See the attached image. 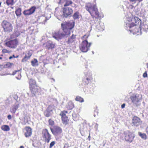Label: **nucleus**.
Here are the masks:
<instances>
[{
    "mask_svg": "<svg viewBox=\"0 0 148 148\" xmlns=\"http://www.w3.org/2000/svg\"><path fill=\"white\" fill-rule=\"evenodd\" d=\"M63 32L58 31L54 32L52 34L53 38L59 41L64 38H66L70 34V30L74 27V23L72 22H64L61 24Z\"/></svg>",
    "mask_w": 148,
    "mask_h": 148,
    "instance_id": "nucleus-1",
    "label": "nucleus"
},
{
    "mask_svg": "<svg viewBox=\"0 0 148 148\" xmlns=\"http://www.w3.org/2000/svg\"><path fill=\"white\" fill-rule=\"evenodd\" d=\"M141 24V21L136 18H131L127 17V20L125 22L126 29L130 32H133L134 34H137V35H141V29L140 27L139 24Z\"/></svg>",
    "mask_w": 148,
    "mask_h": 148,
    "instance_id": "nucleus-2",
    "label": "nucleus"
},
{
    "mask_svg": "<svg viewBox=\"0 0 148 148\" xmlns=\"http://www.w3.org/2000/svg\"><path fill=\"white\" fill-rule=\"evenodd\" d=\"M86 9L93 18L94 17L97 18L99 17V13L95 5L90 3H88L86 6Z\"/></svg>",
    "mask_w": 148,
    "mask_h": 148,
    "instance_id": "nucleus-3",
    "label": "nucleus"
},
{
    "mask_svg": "<svg viewBox=\"0 0 148 148\" xmlns=\"http://www.w3.org/2000/svg\"><path fill=\"white\" fill-rule=\"evenodd\" d=\"M91 44V43H88L86 40H83L79 45L80 49L82 52H86L89 49Z\"/></svg>",
    "mask_w": 148,
    "mask_h": 148,
    "instance_id": "nucleus-4",
    "label": "nucleus"
},
{
    "mask_svg": "<svg viewBox=\"0 0 148 148\" xmlns=\"http://www.w3.org/2000/svg\"><path fill=\"white\" fill-rule=\"evenodd\" d=\"M142 96L141 95L136 94H134L130 97V99L132 103L134 105L136 106L138 105V103L142 99Z\"/></svg>",
    "mask_w": 148,
    "mask_h": 148,
    "instance_id": "nucleus-5",
    "label": "nucleus"
},
{
    "mask_svg": "<svg viewBox=\"0 0 148 148\" xmlns=\"http://www.w3.org/2000/svg\"><path fill=\"white\" fill-rule=\"evenodd\" d=\"M2 26L5 32H10L12 31V27L11 24L9 22L4 21L2 23Z\"/></svg>",
    "mask_w": 148,
    "mask_h": 148,
    "instance_id": "nucleus-6",
    "label": "nucleus"
},
{
    "mask_svg": "<svg viewBox=\"0 0 148 148\" xmlns=\"http://www.w3.org/2000/svg\"><path fill=\"white\" fill-rule=\"evenodd\" d=\"M18 44V40L16 39H15L6 42L5 45L10 48L14 49L16 47Z\"/></svg>",
    "mask_w": 148,
    "mask_h": 148,
    "instance_id": "nucleus-7",
    "label": "nucleus"
},
{
    "mask_svg": "<svg viewBox=\"0 0 148 148\" xmlns=\"http://www.w3.org/2000/svg\"><path fill=\"white\" fill-rule=\"evenodd\" d=\"M73 12V10L71 8L65 7L63 8V15L65 17L72 14Z\"/></svg>",
    "mask_w": 148,
    "mask_h": 148,
    "instance_id": "nucleus-8",
    "label": "nucleus"
},
{
    "mask_svg": "<svg viewBox=\"0 0 148 148\" xmlns=\"http://www.w3.org/2000/svg\"><path fill=\"white\" fill-rule=\"evenodd\" d=\"M42 134L45 142L49 143L51 139V136L48 130L47 129L43 130Z\"/></svg>",
    "mask_w": 148,
    "mask_h": 148,
    "instance_id": "nucleus-9",
    "label": "nucleus"
},
{
    "mask_svg": "<svg viewBox=\"0 0 148 148\" xmlns=\"http://www.w3.org/2000/svg\"><path fill=\"white\" fill-rule=\"evenodd\" d=\"M125 139L126 141L131 142L132 141L134 136L133 134L129 131L125 132Z\"/></svg>",
    "mask_w": 148,
    "mask_h": 148,
    "instance_id": "nucleus-10",
    "label": "nucleus"
},
{
    "mask_svg": "<svg viewBox=\"0 0 148 148\" xmlns=\"http://www.w3.org/2000/svg\"><path fill=\"white\" fill-rule=\"evenodd\" d=\"M29 83L30 87L32 88V92L33 93L34 95H35V94H36L37 92V90L36 88H35V87H36L35 85L36 82L34 80L32 79H31L29 81Z\"/></svg>",
    "mask_w": 148,
    "mask_h": 148,
    "instance_id": "nucleus-11",
    "label": "nucleus"
},
{
    "mask_svg": "<svg viewBox=\"0 0 148 148\" xmlns=\"http://www.w3.org/2000/svg\"><path fill=\"white\" fill-rule=\"evenodd\" d=\"M24 135L26 137L30 136L32 134L31 128L29 127H26L23 130Z\"/></svg>",
    "mask_w": 148,
    "mask_h": 148,
    "instance_id": "nucleus-12",
    "label": "nucleus"
},
{
    "mask_svg": "<svg viewBox=\"0 0 148 148\" xmlns=\"http://www.w3.org/2000/svg\"><path fill=\"white\" fill-rule=\"evenodd\" d=\"M51 131L52 133L54 135H57L61 133L62 130L59 127L55 126L53 129H51Z\"/></svg>",
    "mask_w": 148,
    "mask_h": 148,
    "instance_id": "nucleus-13",
    "label": "nucleus"
},
{
    "mask_svg": "<svg viewBox=\"0 0 148 148\" xmlns=\"http://www.w3.org/2000/svg\"><path fill=\"white\" fill-rule=\"evenodd\" d=\"M141 123L140 119L136 116L134 117L132 119V125L138 126L140 125Z\"/></svg>",
    "mask_w": 148,
    "mask_h": 148,
    "instance_id": "nucleus-14",
    "label": "nucleus"
},
{
    "mask_svg": "<svg viewBox=\"0 0 148 148\" xmlns=\"http://www.w3.org/2000/svg\"><path fill=\"white\" fill-rule=\"evenodd\" d=\"M35 9L36 8L34 6H33L29 9L24 11L23 13L25 15H30L34 13Z\"/></svg>",
    "mask_w": 148,
    "mask_h": 148,
    "instance_id": "nucleus-15",
    "label": "nucleus"
},
{
    "mask_svg": "<svg viewBox=\"0 0 148 148\" xmlns=\"http://www.w3.org/2000/svg\"><path fill=\"white\" fill-rule=\"evenodd\" d=\"M85 75L86 79L89 82H91L92 81V77L91 71H88L85 73Z\"/></svg>",
    "mask_w": 148,
    "mask_h": 148,
    "instance_id": "nucleus-16",
    "label": "nucleus"
},
{
    "mask_svg": "<svg viewBox=\"0 0 148 148\" xmlns=\"http://www.w3.org/2000/svg\"><path fill=\"white\" fill-rule=\"evenodd\" d=\"M64 112L65 113H67V111H66L65 112H61L60 114V115L62 116V121L64 124H66L68 121V118L66 116L65 114L64 113Z\"/></svg>",
    "mask_w": 148,
    "mask_h": 148,
    "instance_id": "nucleus-17",
    "label": "nucleus"
},
{
    "mask_svg": "<svg viewBox=\"0 0 148 148\" xmlns=\"http://www.w3.org/2000/svg\"><path fill=\"white\" fill-rule=\"evenodd\" d=\"M76 35L73 34L72 36L68 39V40L67 41V43L70 45L73 44L75 40Z\"/></svg>",
    "mask_w": 148,
    "mask_h": 148,
    "instance_id": "nucleus-18",
    "label": "nucleus"
},
{
    "mask_svg": "<svg viewBox=\"0 0 148 148\" xmlns=\"http://www.w3.org/2000/svg\"><path fill=\"white\" fill-rule=\"evenodd\" d=\"M51 107H54V106L53 105H50L49 106L47 110L44 112V115L45 116L49 117L52 114L53 112H52V110L49 111V109Z\"/></svg>",
    "mask_w": 148,
    "mask_h": 148,
    "instance_id": "nucleus-19",
    "label": "nucleus"
},
{
    "mask_svg": "<svg viewBox=\"0 0 148 148\" xmlns=\"http://www.w3.org/2000/svg\"><path fill=\"white\" fill-rule=\"evenodd\" d=\"M55 45L51 41H49L46 43V47L48 49H52L55 47Z\"/></svg>",
    "mask_w": 148,
    "mask_h": 148,
    "instance_id": "nucleus-20",
    "label": "nucleus"
},
{
    "mask_svg": "<svg viewBox=\"0 0 148 148\" xmlns=\"http://www.w3.org/2000/svg\"><path fill=\"white\" fill-rule=\"evenodd\" d=\"M64 2H66V3L64 5V6H68L70 4H72L73 3L72 1H67L66 0H60L59 3H62Z\"/></svg>",
    "mask_w": 148,
    "mask_h": 148,
    "instance_id": "nucleus-21",
    "label": "nucleus"
},
{
    "mask_svg": "<svg viewBox=\"0 0 148 148\" xmlns=\"http://www.w3.org/2000/svg\"><path fill=\"white\" fill-rule=\"evenodd\" d=\"M15 74H17L18 75V76H16V78L18 80L20 79L21 78V71L20 70H18L15 71L14 72H13L12 73V75H14Z\"/></svg>",
    "mask_w": 148,
    "mask_h": 148,
    "instance_id": "nucleus-22",
    "label": "nucleus"
},
{
    "mask_svg": "<svg viewBox=\"0 0 148 148\" xmlns=\"http://www.w3.org/2000/svg\"><path fill=\"white\" fill-rule=\"evenodd\" d=\"M32 53L30 51H29L27 53L25 56L24 58L22 59V62H24L26 61L32 56Z\"/></svg>",
    "mask_w": 148,
    "mask_h": 148,
    "instance_id": "nucleus-23",
    "label": "nucleus"
},
{
    "mask_svg": "<svg viewBox=\"0 0 148 148\" xmlns=\"http://www.w3.org/2000/svg\"><path fill=\"white\" fill-rule=\"evenodd\" d=\"M19 104L14 105L12 106L10 109V111L13 114L15 113L16 111L19 108Z\"/></svg>",
    "mask_w": 148,
    "mask_h": 148,
    "instance_id": "nucleus-24",
    "label": "nucleus"
},
{
    "mask_svg": "<svg viewBox=\"0 0 148 148\" xmlns=\"http://www.w3.org/2000/svg\"><path fill=\"white\" fill-rule=\"evenodd\" d=\"M74 107V104L71 101H69L67 104L66 108L68 110L72 109Z\"/></svg>",
    "mask_w": 148,
    "mask_h": 148,
    "instance_id": "nucleus-25",
    "label": "nucleus"
},
{
    "mask_svg": "<svg viewBox=\"0 0 148 148\" xmlns=\"http://www.w3.org/2000/svg\"><path fill=\"white\" fill-rule=\"evenodd\" d=\"M97 28L100 31H103L104 30V24L102 22H101L97 25Z\"/></svg>",
    "mask_w": 148,
    "mask_h": 148,
    "instance_id": "nucleus-26",
    "label": "nucleus"
},
{
    "mask_svg": "<svg viewBox=\"0 0 148 148\" xmlns=\"http://www.w3.org/2000/svg\"><path fill=\"white\" fill-rule=\"evenodd\" d=\"M1 128L2 130L5 131H8L10 130L9 126L6 125L2 126Z\"/></svg>",
    "mask_w": 148,
    "mask_h": 148,
    "instance_id": "nucleus-27",
    "label": "nucleus"
},
{
    "mask_svg": "<svg viewBox=\"0 0 148 148\" xmlns=\"http://www.w3.org/2000/svg\"><path fill=\"white\" fill-rule=\"evenodd\" d=\"M32 65L33 66H35L38 65V60L36 59H34L31 61Z\"/></svg>",
    "mask_w": 148,
    "mask_h": 148,
    "instance_id": "nucleus-28",
    "label": "nucleus"
},
{
    "mask_svg": "<svg viewBox=\"0 0 148 148\" xmlns=\"http://www.w3.org/2000/svg\"><path fill=\"white\" fill-rule=\"evenodd\" d=\"M21 9L19 8L16 10L15 11V13L17 16H19L21 15Z\"/></svg>",
    "mask_w": 148,
    "mask_h": 148,
    "instance_id": "nucleus-29",
    "label": "nucleus"
},
{
    "mask_svg": "<svg viewBox=\"0 0 148 148\" xmlns=\"http://www.w3.org/2000/svg\"><path fill=\"white\" fill-rule=\"evenodd\" d=\"M14 0H7L6 3L8 5H13L14 3Z\"/></svg>",
    "mask_w": 148,
    "mask_h": 148,
    "instance_id": "nucleus-30",
    "label": "nucleus"
},
{
    "mask_svg": "<svg viewBox=\"0 0 148 148\" xmlns=\"http://www.w3.org/2000/svg\"><path fill=\"white\" fill-rule=\"evenodd\" d=\"M75 100L81 102H83L84 101L83 99L80 97H77L75 98Z\"/></svg>",
    "mask_w": 148,
    "mask_h": 148,
    "instance_id": "nucleus-31",
    "label": "nucleus"
},
{
    "mask_svg": "<svg viewBox=\"0 0 148 148\" xmlns=\"http://www.w3.org/2000/svg\"><path fill=\"white\" fill-rule=\"evenodd\" d=\"M139 135L142 138L144 139H146L147 136L145 134H142L141 133H139Z\"/></svg>",
    "mask_w": 148,
    "mask_h": 148,
    "instance_id": "nucleus-32",
    "label": "nucleus"
},
{
    "mask_svg": "<svg viewBox=\"0 0 148 148\" xmlns=\"http://www.w3.org/2000/svg\"><path fill=\"white\" fill-rule=\"evenodd\" d=\"M79 14L78 12H76L73 15V17L74 19H76L79 18Z\"/></svg>",
    "mask_w": 148,
    "mask_h": 148,
    "instance_id": "nucleus-33",
    "label": "nucleus"
},
{
    "mask_svg": "<svg viewBox=\"0 0 148 148\" xmlns=\"http://www.w3.org/2000/svg\"><path fill=\"white\" fill-rule=\"evenodd\" d=\"M2 52L3 53H10V51H9L7 49H3L2 50Z\"/></svg>",
    "mask_w": 148,
    "mask_h": 148,
    "instance_id": "nucleus-34",
    "label": "nucleus"
},
{
    "mask_svg": "<svg viewBox=\"0 0 148 148\" xmlns=\"http://www.w3.org/2000/svg\"><path fill=\"white\" fill-rule=\"evenodd\" d=\"M39 19H42L43 20V21H42V22H41L42 23H45V22L46 21V18L45 17L43 16H41L40 17V18Z\"/></svg>",
    "mask_w": 148,
    "mask_h": 148,
    "instance_id": "nucleus-35",
    "label": "nucleus"
},
{
    "mask_svg": "<svg viewBox=\"0 0 148 148\" xmlns=\"http://www.w3.org/2000/svg\"><path fill=\"white\" fill-rule=\"evenodd\" d=\"M14 64L12 63H11L10 62L7 63L6 64V66L8 67H10L12 66Z\"/></svg>",
    "mask_w": 148,
    "mask_h": 148,
    "instance_id": "nucleus-36",
    "label": "nucleus"
},
{
    "mask_svg": "<svg viewBox=\"0 0 148 148\" xmlns=\"http://www.w3.org/2000/svg\"><path fill=\"white\" fill-rule=\"evenodd\" d=\"M55 144V141H53L50 144L49 148H51Z\"/></svg>",
    "mask_w": 148,
    "mask_h": 148,
    "instance_id": "nucleus-37",
    "label": "nucleus"
},
{
    "mask_svg": "<svg viewBox=\"0 0 148 148\" xmlns=\"http://www.w3.org/2000/svg\"><path fill=\"white\" fill-rule=\"evenodd\" d=\"M49 123L50 125H52L54 124V122L53 120L49 119Z\"/></svg>",
    "mask_w": 148,
    "mask_h": 148,
    "instance_id": "nucleus-38",
    "label": "nucleus"
},
{
    "mask_svg": "<svg viewBox=\"0 0 148 148\" xmlns=\"http://www.w3.org/2000/svg\"><path fill=\"white\" fill-rule=\"evenodd\" d=\"M64 148H70V146L68 143H66L64 145Z\"/></svg>",
    "mask_w": 148,
    "mask_h": 148,
    "instance_id": "nucleus-39",
    "label": "nucleus"
},
{
    "mask_svg": "<svg viewBox=\"0 0 148 148\" xmlns=\"http://www.w3.org/2000/svg\"><path fill=\"white\" fill-rule=\"evenodd\" d=\"M143 76L144 77H147V72L145 71L143 74Z\"/></svg>",
    "mask_w": 148,
    "mask_h": 148,
    "instance_id": "nucleus-40",
    "label": "nucleus"
},
{
    "mask_svg": "<svg viewBox=\"0 0 148 148\" xmlns=\"http://www.w3.org/2000/svg\"><path fill=\"white\" fill-rule=\"evenodd\" d=\"M8 119L9 120H10L11 119V116L9 114L8 116Z\"/></svg>",
    "mask_w": 148,
    "mask_h": 148,
    "instance_id": "nucleus-41",
    "label": "nucleus"
},
{
    "mask_svg": "<svg viewBox=\"0 0 148 148\" xmlns=\"http://www.w3.org/2000/svg\"><path fill=\"white\" fill-rule=\"evenodd\" d=\"M13 58H15V56L14 55H13V56H11L9 58V59H11Z\"/></svg>",
    "mask_w": 148,
    "mask_h": 148,
    "instance_id": "nucleus-42",
    "label": "nucleus"
},
{
    "mask_svg": "<svg viewBox=\"0 0 148 148\" xmlns=\"http://www.w3.org/2000/svg\"><path fill=\"white\" fill-rule=\"evenodd\" d=\"M125 103H123V104H122L121 105V108H124L125 107Z\"/></svg>",
    "mask_w": 148,
    "mask_h": 148,
    "instance_id": "nucleus-43",
    "label": "nucleus"
},
{
    "mask_svg": "<svg viewBox=\"0 0 148 148\" xmlns=\"http://www.w3.org/2000/svg\"><path fill=\"white\" fill-rule=\"evenodd\" d=\"M53 107H51L49 109V111H50L51 110H52H52H53Z\"/></svg>",
    "mask_w": 148,
    "mask_h": 148,
    "instance_id": "nucleus-44",
    "label": "nucleus"
},
{
    "mask_svg": "<svg viewBox=\"0 0 148 148\" xmlns=\"http://www.w3.org/2000/svg\"><path fill=\"white\" fill-rule=\"evenodd\" d=\"M86 37H88L86 35H84L83 37V38H84Z\"/></svg>",
    "mask_w": 148,
    "mask_h": 148,
    "instance_id": "nucleus-45",
    "label": "nucleus"
},
{
    "mask_svg": "<svg viewBox=\"0 0 148 148\" xmlns=\"http://www.w3.org/2000/svg\"><path fill=\"white\" fill-rule=\"evenodd\" d=\"M20 148H24V147L23 146H20Z\"/></svg>",
    "mask_w": 148,
    "mask_h": 148,
    "instance_id": "nucleus-46",
    "label": "nucleus"
},
{
    "mask_svg": "<svg viewBox=\"0 0 148 148\" xmlns=\"http://www.w3.org/2000/svg\"><path fill=\"white\" fill-rule=\"evenodd\" d=\"M1 3H2L1 2H0V6L1 5Z\"/></svg>",
    "mask_w": 148,
    "mask_h": 148,
    "instance_id": "nucleus-47",
    "label": "nucleus"
},
{
    "mask_svg": "<svg viewBox=\"0 0 148 148\" xmlns=\"http://www.w3.org/2000/svg\"><path fill=\"white\" fill-rule=\"evenodd\" d=\"M147 68H148V63L147 64Z\"/></svg>",
    "mask_w": 148,
    "mask_h": 148,
    "instance_id": "nucleus-48",
    "label": "nucleus"
},
{
    "mask_svg": "<svg viewBox=\"0 0 148 148\" xmlns=\"http://www.w3.org/2000/svg\"><path fill=\"white\" fill-rule=\"evenodd\" d=\"M2 59V58L1 57H0V60H1Z\"/></svg>",
    "mask_w": 148,
    "mask_h": 148,
    "instance_id": "nucleus-49",
    "label": "nucleus"
},
{
    "mask_svg": "<svg viewBox=\"0 0 148 148\" xmlns=\"http://www.w3.org/2000/svg\"><path fill=\"white\" fill-rule=\"evenodd\" d=\"M94 117H95L96 116V115H95V114H94Z\"/></svg>",
    "mask_w": 148,
    "mask_h": 148,
    "instance_id": "nucleus-50",
    "label": "nucleus"
},
{
    "mask_svg": "<svg viewBox=\"0 0 148 148\" xmlns=\"http://www.w3.org/2000/svg\"><path fill=\"white\" fill-rule=\"evenodd\" d=\"M18 56H17L16 57H15V58H18Z\"/></svg>",
    "mask_w": 148,
    "mask_h": 148,
    "instance_id": "nucleus-51",
    "label": "nucleus"
},
{
    "mask_svg": "<svg viewBox=\"0 0 148 148\" xmlns=\"http://www.w3.org/2000/svg\"><path fill=\"white\" fill-rule=\"evenodd\" d=\"M96 125H97V126H98V124Z\"/></svg>",
    "mask_w": 148,
    "mask_h": 148,
    "instance_id": "nucleus-52",
    "label": "nucleus"
},
{
    "mask_svg": "<svg viewBox=\"0 0 148 148\" xmlns=\"http://www.w3.org/2000/svg\"><path fill=\"white\" fill-rule=\"evenodd\" d=\"M96 113H98V112H96Z\"/></svg>",
    "mask_w": 148,
    "mask_h": 148,
    "instance_id": "nucleus-53",
    "label": "nucleus"
},
{
    "mask_svg": "<svg viewBox=\"0 0 148 148\" xmlns=\"http://www.w3.org/2000/svg\"><path fill=\"white\" fill-rule=\"evenodd\" d=\"M88 137L90 138V136H89Z\"/></svg>",
    "mask_w": 148,
    "mask_h": 148,
    "instance_id": "nucleus-54",
    "label": "nucleus"
},
{
    "mask_svg": "<svg viewBox=\"0 0 148 148\" xmlns=\"http://www.w3.org/2000/svg\"><path fill=\"white\" fill-rule=\"evenodd\" d=\"M88 137L90 138V136H89Z\"/></svg>",
    "mask_w": 148,
    "mask_h": 148,
    "instance_id": "nucleus-55",
    "label": "nucleus"
}]
</instances>
